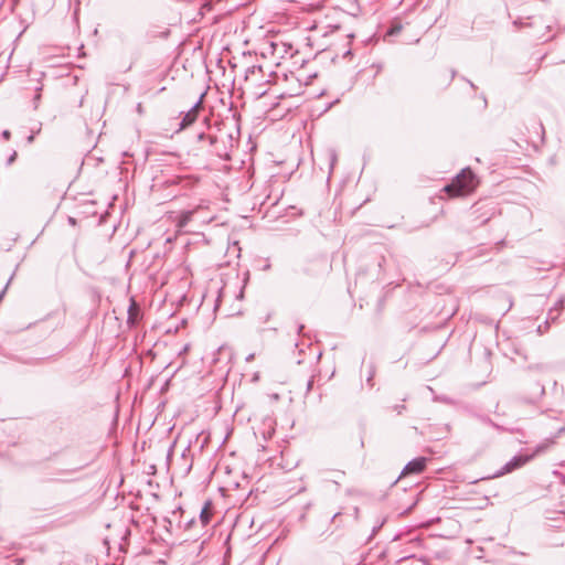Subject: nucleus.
<instances>
[{"label": "nucleus", "instance_id": "b1692460", "mask_svg": "<svg viewBox=\"0 0 565 565\" xmlns=\"http://www.w3.org/2000/svg\"><path fill=\"white\" fill-rule=\"evenodd\" d=\"M33 138H34V137H33L32 135H31V136H29L28 141H29V142H32V141H33Z\"/></svg>", "mask_w": 565, "mask_h": 565}, {"label": "nucleus", "instance_id": "5701e85b", "mask_svg": "<svg viewBox=\"0 0 565 565\" xmlns=\"http://www.w3.org/2000/svg\"><path fill=\"white\" fill-rule=\"evenodd\" d=\"M312 384H313V381H312V380H310V381L308 382V390H311Z\"/></svg>", "mask_w": 565, "mask_h": 565}, {"label": "nucleus", "instance_id": "dca6fc26", "mask_svg": "<svg viewBox=\"0 0 565 565\" xmlns=\"http://www.w3.org/2000/svg\"><path fill=\"white\" fill-rule=\"evenodd\" d=\"M40 99H41V94H40V93H38V94L34 96V99H33L34 108H38V105H39Z\"/></svg>", "mask_w": 565, "mask_h": 565}, {"label": "nucleus", "instance_id": "4468645a", "mask_svg": "<svg viewBox=\"0 0 565 565\" xmlns=\"http://www.w3.org/2000/svg\"><path fill=\"white\" fill-rule=\"evenodd\" d=\"M301 271L303 274L315 275L317 273V269H312V268H309L308 266H305L301 268Z\"/></svg>", "mask_w": 565, "mask_h": 565}, {"label": "nucleus", "instance_id": "2eb2a0df", "mask_svg": "<svg viewBox=\"0 0 565 565\" xmlns=\"http://www.w3.org/2000/svg\"><path fill=\"white\" fill-rule=\"evenodd\" d=\"M326 265H327V262H326V259H324V258H320V259H317V260L315 262V266H316V267H323V268H324V267H326Z\"/></svg>", "mask_w": 565, "mask_h": 565}, {"label": "nucleus", "instance_id": "a211bd4d", "mask_svg": "<svg viewBox=\"0 0 565 565\" xmlns=\"http://www.w3.org/2000/svg\"><path fill=\"white\" fill-rule=\"evenodd\" d=\"M546 331H547V330H545V322H544L543 324H540V326L537 327V332H539L540 334H543V333H545Z\"/></svg>", "mask_w": 565, "mask_h": 565}, {"label": "nucleus", "instance_id": "f03ea898", "mask_svg": "<svg viewBox=\"0 0 565 565\" xmlns=\"http://www.w3.org/2000/svg\"><path fill=\"white\" fill-rule=\"evenodd\" d=\"M545 395V387L539 381L524 383L515 401L523 405H537Z\"/></svg>", "mask_w": 565, "mask_h": 565}, {"label": "nucleus", "instance_id": "c85d7f7f", "mask_svg": "<svg viewBox=\"0 0 565 565\" xmlns=\"http://www.w3.org/2000/svg\"><path fill=\"white\" fill-rule=\"evenodd\" d=\"M565 431V427H562L559 430H558V434Z\"/></svg>", "mask_w": 565, "mask_h": 565}, {"label": "nucleus", "instance_id": "f257e3e1", "mask_svg": "<svg viewBox=\"0 0 565 565\" xmlns=\"http://www.w3.org/2000/svg\"><path fill=\"white\" fill-rule=\"evenodd\" d=\"M203 122L207 126L209 131L207 132H205V131L199 132L196 136L198 141H201V142L207 141L210 151L212 153H214L215 156H217L220 158H228L227 149L224 146V136L221 132V129L217 128V131L220 132V135L215 134L213 131V127L211 126L207 117L204 118Z\"/></svg>", "mask_w": 565, "mask_h": 565}, {"label": "nucleus", "instance_id": "ddd939ff", "mask_svg": "<svg viewBox=\"0 0 565 565\" xmlns=\"http://www.w3.org/2000/svg\"><path fill=\"white\" fill-rule=\"evenodd\" d=\"M374 373H375L374 367L371 365V366H370L369 376H367V379H366V381H367L369 385H371V386L373 385V384H372V380H373Z\"/></svg>", "mask_w": 565, "mask_h": 565}, {"label": "nucleus", "instance_id": "7c9ffc66", "mask_svg": "<svg viewBox=\"0 0 565 565\" xmlns=\"http://www.w3.org/2000/svg\"><path fill=\"white\" fill-rule=\"evenodd\" d=\"M194 522H195L194 520H191V521H189V523H188V524H189V525H192Z\"/></svg>", "mask_w": 565, "mask_h": 565}, {"label": "nucleus", "instance_id": "f3484780", "mask_svg": "<svg viewBox=\"0 0 565 565\" xmlns=\"http://www.w3.org/2000/svg\"><path fill=\"white\" fill-rule=\"evenodd\" d=\"M1 136H2V138H3L4 140H9V139H10L11 134H10V131H9V130H3V131H2V134H1Z\"/></svg>", "mask_w": 565, "mask_h": 565}, {"label": "nucleus", "instance_id": "aec40b11", "mask_svg": "<svg viewBox=\"0 0 565 565\" xmlns=\"http://www.w3.org/2000/svg\"><path fill=\"white\" fill-rule=\"evenodd\" d=\"M15 158H17V152L13 151V153L8 159V163L11 164L15 160Z\"/></svg>", "mask_w": 565, "mask_h": 565}, {"label": "nucleus", "instance_id": "bb28decb", "mask_svg": "<svg viewBox=\"0 0 565 565\" xmlns=\"http://www.w3.org/2000/svg\"><path fill=\"white\" fill-rule=\"evenodd\" d=\"M302 329H303V326H302V324H301V326H299V327H298V332H300Z\"/></svg>", "mask_w": 565, "mask_h": 565}, {"label": "nucleus", "instance_id": "412c9836", "mask_svg": "<svg viewBox=\"0 0 565 565\" xmlns=\"http://www.w3.org/2000/svg\"><path fill=\"white\" fill-rule=\"evenodd\" d=\"M404 408H405L404 405H395L394 406V409L397 412V414H401Z\"/></svg>", "mask_w": 565, "mask_h": 565}, {"label": "nucleus", "instance_id": "6e6552de", "mask_svg": "<svg viewBox=\"0 0 565 565\" xmlns=\"http://www.w3.org/2000/svg\"><path fill=\"white\" fill-rule=\"evenodd\" d=\"M212 518V503L207 501L202 508L199 519L203 526L207 525Z\"/></svg>", "mask_w": 565, "mask_h": 565}, {"label": "nucleus", "instance_id": "423d86ee", "mask_svg": "<svg viewBox=\"0 0 565 565\" xmlns=\"http://www.w3.org/2000/svg\"><path fill=\"white\" fill-rule=\"evenodd\" d=\"M427 465L426 457H417L406 463L404 469L401 472L399 478L408 476V475H419L422 473Z\"/></svg>", "mask_w": 565, "mask_h": 565}, {"label": "nucleus", "instance_id": "f8f14e48", "mask_svg": "<svg viewBox=\"0 0 565 565\" xmlns=\"http://www.w3.org/2000/svg\"><path fill=\"white\" fill-rule=\"evenodd\" d=\"M564 298H559L552 309H556L555 311L561 313V310L563 309L564 306Z\"/></svg>", "mask_w": 565, "mask_h": 565}, {"label": "nucleus", "instance_id": "2f4dec72", "mask_svg": "<svg viewBox=\"0 0 565 565\" xmlns=\"http://www.w3.org/2000/svg\"><path fill=\"white\" fill-rule=\"evenodd\" d=\"M226 137L232 140V136L230 134L226 135Z\"/></svg>", "mask_w": 565, "mask_h": 565}, {"label": "nucleus", "instance_id": "393cba45", "mask_svg": "<svg viewBox=\"0 0 565 565\" xmlns=\"http://www.w3.org/2000/svg\"><path fill=\"white\" fill-rule=\"evenodd\" d=\"M455 75H456V71H455V70H452V71H451V78H454V77H455Z\"/></svg>", "mask_w": 565, "mask_h": 565}, {"label": "nucleus", "instance_id": "4be33fe9", "mask_svg": "<svg viewBox=\"0 0 565 565\" xmlns=\"http://www.w3.org/2000/svg\"><path fill=\"white\" fill-rule=\"evenodd\" d=\"M169 34H170V31L167 29V30L162 33V36H163V38H167Z\"/></svg>", "mask_w": 565, "mask_h": 565}, {"label": "nucleus", "instance_id": "cd10ccee", "mask_svg": "<svg viewBox=\"0 0 565 565\" xmlns=\"http://www.w3.org/2000/svg\"><path fill=\"white\" fill-rule=\"evenodd\" d=\"M254 358L253 354L248 355L247 361H250Z\"/></svg>", "mask_w": 565, "mask_h": 565}, {"label": "nucleus", "instance_id": "9d476101", "mask_svg": "<svg viewBox=\"0 0 565 565\" xmlns=\"http://www.w3.org/2000/svg\"><path fill=\"white\" fill-rule=\"evenodd\" d=\"M555 310L556 309H550V311L547 313V318L545 320V330H548L551 322H555L558 319L561 313L556 312Z\"/></svg>", "mask_w": 565, "mask_h": 565}, {"label": "nucleus", "instance_id": "9b49d317", "mask_svg": "<svg viewBox=\"0 0 565 565\" xmlns=\"http://www.w3.org/2000/svg\"><path fill=\"white\" fill-rule=\"evenodd\" d=\"M329 159H330V169L332 170L333 166L335 164L337 159H338L337 153H335L334 150H330L329 151Z\"/></svg>", "mask_w": 565, "mask_h": 565}, {"label": "nucleus", "instance_id": "7ed1b4c3", "mask_svg": "<svg viewBox=\"0 0 565 565\" xmlns=\"http://www.w3.org/2000/svg\"><path fill=\"white\" fill-rule=\"evenodd\" d=\"M473 188L475 174L467 168L463 169L451 183L447 184L444 190L450 196H458L471 191Z\"/></svg>", "mask_w": 565, "mask_h": 565}, {"label": "nucleus", "instance_id": "1a4fd4ad", "mask_svg": "<svg viewBox=\"0 0 565 565\" xmlns=\"http://www.w3.org/2000/svg\"><path fill=\"white\" fill-rule=\"evenodd\" d=\"M139 315V308L136 306L135 302H132L128 310V322L135 323L137 321Z\"/></svg>", "mask_w": 565, "mask_h": 565}, {"label": "nucleus", "instance_id": "c756f323", "mask_svg": "<svg viewBox=\"0 0 565 565\" xmlns=\"http://www.w3.org/2000/svg\"><path fill=\"white\" fill-rule=\"evenodd\" d=\"M468 83L470 84V86H471L472 88H475V85H473V83H472V82L468 81Z\"/></svg>", "mask_w": 565, "mask_h": 565}, {"label": "nucleus", "instance_id": "0eeeda50", "mask_svg": "<svg viewBox=\"0 0 565 565\" xmlns=\"http://www.w3.org/2000/svg\"><path fill=\"white\" fill-rule=\"evenodd\" d=\"M201 206H198L196 209H193V210H189V211H183L178 221H177V226L182 230L192 220L193 217V214L198 211V209H200Z\"/></svg>", "mask_w": 565, "mask_h": 565}, {"label": "nucleus", "instance_id": "20e7f679", "mask_svg": "<svg viewBox=\"0 0 565 565\" xmlns=\"http://www.w3.org/2000/svg\"><path fill=\"white\" fill-rule=\"evenodd\" d=\"M545 448H546V446L542 445V446H537L535 452L532 454V455H518V456H514L511 460H509L505 465H503L499 471H497L493 475V478L502 477V476H504L507 473H510V472L514 471L515 469H519V468L523 467L531 459H533L535 454L541 452Z\"/></svg>", "mask_w": 565, "mask_h": 565}, {"label": "nucleus", "instance_id": "a878e982", "mask_svg": "<svg viewBox=\"0 0 565 565\" xmlns=\"http://www.w3.org/2000/svg\"><path fill=\"white\" fill-rule=\"evenodd\" d=\"M70 223L74 224L75 220L73 217H70Z\"/></svg>", "mask_w": 565, "mask_h": 565}, {"label": "nucleus", "instance_id": "39448f33", "mask_svg": "<svg viewBox=\"0 0 565 565\" xmlns=\"http://www.w3.org/2000/svg\"><path fill=\"white\" fill-rule=\"evenodd\" d=\"M204 96L205 93H202L199 99L194 103V105L183 115L182 120L180 122V130L188 128L196 120L199 109L202 108Z\"/></svg>", "mask_w": 565, "mask_h": 565}, {"label": "nucleus", "instance_id": "6ab92c4d", "mask_svg": "<svg viewBox=\"0 0 565 565\" xmlns=\"http://www.w3.org/2000/svg\"><path fill=\"white\" fill-rule=\"evenodd\" d=\"M136 109H137V113H138L139 115H142V114H143V107H142V104H141V103H138V104H137Z\"/></svg>", "mask_w": 565, "mask_h": 565}]
</instances>
